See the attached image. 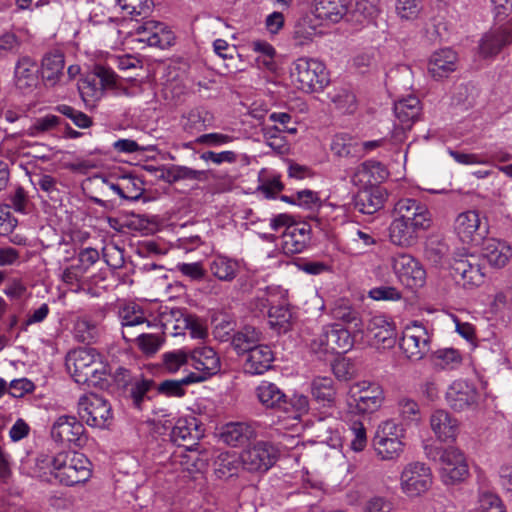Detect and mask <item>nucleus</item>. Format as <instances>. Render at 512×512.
Here are the masks:
<instances>
[{"label":"nucleus","mask_w":512,"mask_h":512,"mask_svg":"<svg viewBox=\"0 0 512 512\" xmlns=\"http://www.w3.org/2000/svg\"><path fill=\"white\" fill-rule=\"evenodd\" d=\"M431 225L432 215L425 203L415 198H400L392 211L390 241L400 247H411L417 243L420 233Z\"/></svg>","instance_id":"f257e3e1"},{"label":"nucleus","mask_w":512,"mask_h":512,"mask_svg":"<svg viewBox=\"0 0 512 512\" xmlns=\"http://www.w3.org/2000/svg\"><path fill=\"white\" fill-rule=\"evenodd\" d=\"M66 368L74 381L88 387H108L107 365L95 348H78L66 356Z\"/></svg>","instance_id":"f03ea898"},{"label":"nucleus","mask_w":512,"mask_h":512,"mask_svg":"<svg viewBox=\"0 0 512 512\" xmlns=\"http://www.w3.org/2000/svg\"><path fill=\"white\" fill-rule=\"evenodd\" d=\"M405 429L394 420L379 424L372 438V447L376 456L382 461H394L404 452L403 438Z\"/></svg>","instance_id":"7ed1b4c3"},{"label":"nucleus","mask_w":512,"mask_h":512,"mask_svg":"<svg viewBox=\"0 0 512 512\" xmlns=\"http://www.w3.org/2000/svg\"><path fill=\"white\" fill-rule=\"evenodd\" d=\"M290 76L297 88L307 93L321 91L329 83L324 64L304 57L293 63Z\"/></svg>","instance_id":"20e7f679"},{"label":"nucleus","mask_w":512,"mask_h":512,"mask_svg":"<svg viewBox=\"0 0 512 512\" xmlns=\"http://www.w3.org/2000/svg\"><path fill=\"white\" fill-rule=\"evenodd\" d=\"M355 336L340 324L326 325L311 340L310 348L314 353L344 354L352 349Z\"/></svg>","instance_id":"39448f33"},{"label":"nucleus","mask_w":512,"mask_h":512,"mask_svg":"<svg viewBox=\"0 0 512 512\" xmlns=\"http://www.w3.org/2000/svg\"><path fill=\"white\" fill-rule=\"evenodd\" d=\"M56 462L55 480L66 486L86 482L91 477V463L81 453L60 452Z\"/></svg>","instance_id":"423d86ee"},{"label":"nucleus","mask_w":512,"mask_h":512,"mask_svg":"<svg viewBox=\"0 0 512 512\" xmlns=\"http://www.w3.org/2000/svg\"><path fill=\"white\" fill-rule=\"evenodd\" d=\"M78 415L87 425L97 428L109 427L113 419L111 405L96 394L80 397Z\"/></svg>","instance_id":"0eeeda50"},{"label":"nucleus","mask_w":512,"mask_h":512,"mask_svg":"<svg viewBox=\"0 0 512 512\" xmlns=\"http://www.w3.org/2000/svg\"><path fill=\"white\" fill-rule=\"evenodd\" d=\"M353 403H349L357 414H372L378 411L385 399L383 388L368 381L357 382L350 390Z\"/></svg>","instance_id":"6e6552de"},{"label":"nucleus","mask_w":512,"mask_h":512,"mask_svg":"<svg viewBox=\"0 0 512 512\" xmlns=\"http://www.w3.org/2000/svg\"><path fill=\"white\" fill-rule=\"evenodd\" d=\"M432 479L430 467L422 462H411L401 472L400 487L408 497H417L430 489Z\"/></svg>","instance_id":"1a4fd4ad"},{"label":"nucleus","mask_w":512,"mask_h":512,"mask_svg":"<svg viewBox=\"0 0 512 512\" xmlns=\"http://www.w3.org/2000/svg\"><path fill=\"white\" fill-rule=\"evenodd\" d=\"M278 450L269 442L260 441L240 454L243 468L249 472H265L276 462Z\"/></svg>","instance_id":"9d476101"},{"label":"nucleus","mask_w":512,"mask_h":512,"mask_svg":"<svg viewBox=\"0 0 512 512\" xmlns=\"http://www.w3.org/2000/svg\"><path fill=\"white\" fill-rule=\"evenodd\" d=\"M392 268L399 281L408 288L422 287L426 271L412 255L398 253L392 257Z\"/></svg>","instance_id":"9b49d317"},{"label":"nucleus","mask_w":512,"mask_h":512,"mask_svg":"<svg viewBox=\"0 0 512 512\" xmlns=\"http://www.w3.org/2000/svg\"><path fill=\"white\" fill-rule=\"evenodd\" d=\"M54 441L82 446L86 442L85 428L75 416L62 415L53 423L50 431Z\"/></svg>","instance_id":"f8f14e48"},{"label":"nucleus","mask_w":512,"mask_h":512,"mask_svg":"<svg viewBox=\"0 0 512 512\" xmlns=\"http://www.w3.org/2000/svg\"><path fill=\"white\" fill-rule=\"evenodd\" d=\"M454 229L463 243L474 245H479L487 233L486 225H481L479 214L474 210L460 213L455 219Z\"/></svg>","instance_id":"ddd939ff"},{"label":"nucleus","mask_w":512,"mask_h":512,"mask_svg":"<svg viewBox=\"0 0 512 512\" xmlns=\"http://www.w3.org/2000/svg\"><path fill=\"white\" fill-rule=\"evenodd\" d=\"M452 275L456 283L465 289L479 287L484 283L485 278L478 259L473 255L456 259L452 265Z\"/></svg>","instance_id":"4468645a"},{"label":"nucleus","mask_w":512,"mask_h":512,"mask_svg":"<svg viewBox=\"0 0 512 512\" xmlns=\"http://www.w3.org/2000/svg\"><path fill=\"white\" fill-rule=\"evenodd\" d=\"M399 346L407 359L419 361L429 352L430 339L423 326L414 325L404 331Z\"/></svg>","instance_id":"2eb2a0df"},{"label":"nucleus","mask_w":512,"mask_h":512,"mask_svg":"<svg viewBox=\"0 0 512 512\" xmlns=\"http://www.w3.org/2000/svg\"><path fill=\"white\" fill-rule=\"evenodd\" d=\"M367 333L370 345L376 349H391L396 344V329L392 322L385 316L377 315L372 317L367 325Z\"/></svg>","instance_id":"dca6fc26"},{"label":"nucleus","mask_w":512,"mask_h":512,"mask_svg":"<svg viewBox=\"0 0 512 512\" xmlns=\"http://www.w3.org/2000/svg\"><path fill=\"white\" fill-rule=\"evenodd\" d=\"M191 366L196 372H190L191 376L201 377L197 383L207 380L220 371V358L211 347H200L190 352Z\"/></svg>","instance_id":"f3484780"},{"label":"nucleus","mask_w":512,"mask_h":512,"mask_svg":"<svg viewBox=\"0 0 512 512\" xmlns=\"http://www.w3.org/2000/svg\"><path fill=\"white\" fill-rule=\"evenodd\" d=\"M201 437L202 430L199 428L196 418L179 419L170 433L171 441L175 445L184 447L191 452L197 450Z\"/></svg>","instance_id":"a211bd4d"},{"label":"nucleus","mask_w":512,"mask_h":512,"mask_svg":"<svg viewBox=\"0 0 512 512\" xmlns=\"http://www.w3.org/2000/svg\"><path fill=\"white\" fill-rule=\"evenodd\" d=\"M311 241V225L307 222H297L287 227L282 234V249L287 255L303 252Z\"/></svg>","instance_id":"6ab92c4d"},{"label":"nucleus","mask_w":512,"mask_h":512,"mask_svg":"<svg viewBox=\"0 0 512 512\" xmlns=\"http://www.w3.org/2000/svg\"><path fill=\"white\" fill-rule=\"evenodd\" d=\"M386 190L377 185H370L357 192L353 199L354 208L363 214H374L386 201Z\"/></svg>","instance_id":"aec40b11"},{"label":"nucleus","mask_w":512,"mask_h":512,"mask_svg":"<svg viewBox=\"0 0 512 512\" xmlns=\"http://www.w3.org/2000/svg\"><path fill=\"white\" fill-rule=\"evenodd\" d=\"M477 397L476 388L465 380L454 381L446 392L449 406L457 411H462L476 403Z\"/></svg>","instance_id":"412c9836"},{"label":"nucleus","mask_w":512,"mask_h":512,"mask_svg":"<svg viewBox=\"0 0 512 512\" xmlns=\"http://www.w3.org/2000/svg\"><path fill=\"white\" fill-rule=\"evenodd\" d=\"M457 54L450 48L441 49L432 54L428 63V72L435 80L448 77L457 67Z\"/></svg>","instance_id":"4be33fe9"},{"label":"nucleus","mask_w":512,"mask_h":512,"mask_svg":"<svg viewBox=\"0 0 512 512\" xmlns=\"http://www.w3.org/2000/svg\"><path fill=\"white\" fill-rule=\"evenodd\" d=\"M38 72V66L32 58H19L14 71L16 87L23 92L32 91L38 84Z\"/></svg>","instance_id":"5701e85b"},{"label":"nucleus","mask_w":512,"mask_h":512,"mask_svg":"<svg viewBox=\"0 0 512 512\" xmlns=\"http://www.w3.org/2000/svg\"><path fill=\"white\" fill-rule=\"evenodd\" d=\"M138 32L143 34L142 41L161 49L170 47L175 39L172 31L160 22L148 21L138 28Z\"/></svg>","instance_id":"b1692460"},{"label":"nucleus","mask_w":512,"mask_h":512,"mask_svg":"<svg viewBox=\"0 0 512 512\" xmlns=\"http://www.w3.org/2000/svg\"><path fill=\"white\" fill-rule=\"evenodd\" d=\"M430 426L442 442H453L458 433L457 420L445 410H436L430 417Z\"/></svg>","instance_id":"393cba45"},{"label":"nucleus","mask_w":512,"mask_h":512,"mask_svg":"<svg viewBox=\"0 0 512 512\" xmlns=\"http://www.w3.org/2000/svg\"><path fill=\"white\" fill-rule=\"evenodd\" d=\"M119 318L122 325V338L128 343L134 341L136 333L130 330L148 323L143 310L134 303L124 305L119 309Z\"/></svg>","instance_id":"a878e982"},{"label":"nucleus","mask_w":512,"mask_h":512,"mask_svg":"<svg viewBox=\"0 0 512 512\" xmlns=\"http://www.w3.org/2000/svg\"><path fill=\"white\" fill-rule=\"evenodd\" d=\"M350 0H315L314 15L329 23H338L348 12Z\"/></svg>","instance_id":"bb28decb"},{"label":"nucleus","mask_w":512,"mask_h":512,"mask_svg":"<svg viewBox=\"0 0 512 512\" xmlns=\"http://www.w3.org/2000/svg\"><path fill=\"white\" fill-rule=\"evenodd\" d=\"M244 363L245 372L256 375L263 374L271 368L274 354L267 345H258L247 353Z\"/></svg>","instance_id":"cd10ccee"},{"label":"nucleus","mask_w":512,"mask_h":512,"mask_svg":"<svg viewBox=\"0 0 512 512\" xmlns=\"http://www.w3.org/2000/svg\"><path fill=\"white\" fill-rule=\"evenodd\" d=\"M511 247L497 239H484L482 257L494 268L504 267L511 257Z\"/></svg>","instance_id":"c85d7f7f"},{"label":"nucleus","mask_w":512,"mask_h":512,"mask_svg":"<svg viewBox=\"0 0 512 512\" xmlns=\"http://www.w3.org/2000/svg\"><path fill=\"white\" fill-rule=\"evenodd\" d=\"M512 43V29L509 27H499L486 33L480 44L481 53L485 56H492Z\"/></svg>","instance_id":"c756f323"},{"label":"nucleus","mask_w":512,"mask_h":512,"mask_svg":"<svg viewBox=\"0 0 512 512\" xmlns=\"http://www.w3.org/2000/svg\"><path fill=\"white\" fill-rule=\"evenodd\" d=\"M394 112L401 123L402 129H410L413 123L418 120L420 116V101L416 96L409 95L395 103Z\"/></svg>","instance_id":"7c9ffc66"},{"label":"nucleus","mask_w":512,"mask_h":512,"mask_svg":"<svg viewBox=\"0 0 512 512\" xmlns=\"http://www.w3.org/2000/svg\"><path fill=\"white\" fill-rule=\"evenodd\" d=\"M255 431L250 424L244 422H231L223 427L222 440L233 447L244 445L254 436Z\"/></svg>","instance_id":"2f4dec72"},{"label":"nucleus","mask_w":512,"mask_h":512,"mask_svg":"<svg viewBox=\"0 0 512 512\" xmlns=\"http://www.w3.org/2000/svg\"><path fill=\"white\" fill-rule=\"evenodd\" d=\"M311 394L324 407L334 406L337 395L334 380L330 377H315L311 382Z\"/></svg>","instance_id":"473e14b6"},{"label":"nucleus","mask_w":512,"mask_h":512,"mask_svg":"<svg viewBox=\"0 0 512 512\" xmlns=\"http://www.w3.org/2000/svg\"><path fill=\"white\" fill-rule=\"evenodd\" d=\"M256 396L263 406L277 411H282L286 399V394L276 384L267 381L256 388Z\"/></svg>","instance_id":"72a5a7b5"},{"label":"nucleus","mask_w":512,"mask_h":512,"mask_svg":"<svg viewBox=\"0 0 512 512\" xmlns=\"http://www.w3.org/2000/svg\"><path fill=\"white\" fill-rule=\"evenodd\" d=\"M64 65V55L61 52L47 53L41 63L42 78L47 84L54 86L63 76Z\"/></svg>","instance_id":"f704fd0d"},{"label":"nucleus","mask_w":512,"mask_h":512,"mask_svg":"<svg viewBox=\"0 0 512 512\" xmlns=\"http://www.w3.org/2000/svg\"><path fill=\"white\" fill-rule=\"evenodd\" d=\"M331 151L340 158L358 159L362 156L360 143L348 134H337L331 143Z\"/></svg>","instance_id":"c9c22d12"},{"label":"nucleus","mask_w":512,"mask_h":512,"mask_svg":"<svg viewBox=\"0 0 512 512\" xmlns=\"http://www.w3.org/2000/svg\"><path fill=\"white\" fill-rule=\"evenodd\" d=\"M209 270L218 280L231 282L239 272V263L226 256H215L209 263Z\"/></svg>","instance_id":"e433bc0d"},{"label":"nucleus","mask_w":512,"mask_h":512,"mask_svg":"<svg viewBox=\"0 0 512 512\" xmlns=\"http://www.w3.org/2000/svg\"><path fill=\"white\" fill-rule=\"evenodd\" d=\"M261 331L257 328L246 325L240 331L234 334L232 345L238 354L248 353L258 346L261 340Z\"/></svg>","instance_id":"4c0bfd02"},{"label":"nucleus","mask_w":512,"mask_h":512,"mask_svg":"<svg viewBox=\"0 0 512 512\" xmlns=\"http://www.w3.org/2000/svg\"><path fill=\"white\" fill-rule=\"evenodd\" d=\"M154 385V381L145 378H134L129 382L128 386L124 388L125 396L132 401V404L137 409H142V404L146 399H149L147 393Z\"/></svg>","instance_id":"58836bf2"},{"label":"nucleus","mask_w":512,"mask_h":512,"mask_svg":"<svg viewBox=\"0 0 512 512\" xmlns=\"http://www.w3.org/2000/svg\"><path fill=\"white\" fill-rule=\"evenodd\" d=\"M269 325L277 333L290 331L293 327V314L287 306H271L268 310Z\"/></svg>","instance_id":"ea45409f"},{"label":"nucleus","mask_w":512,"mask_h":512,"mask_svg":"<svg viewBox=\"0 0 512 512\" xmlns=\"http://www.w3.org/2000/svg\"><path fill=\"white\" fill-rule=\"evenodd\" d=\"M361 176L360 181H365L370 185L381 183L388 176V172L383 164L377 161H366L356 170L354 177Z\"/></svg>","instance_id":"a19ab883"},{"label":"nucleus","mask_w":512,"mask_h":512,"mask_svg":"<svg viewBox=\"0 0 512 512\" xmlns=\"http://www.w3.org/2000/svg\"><path fill=\"white\" fill-rule=\"evenodd\" d=\"M58 460V454L51 456L48 454H40L34 460V466L32 467V473L35 477L51 482L52 478L55 479Z\"/></svg>","instance_id":"79ce46f5"},{"label":"nucleus","mask_w":512,"mask_h":512,"mask_svg":"<svg viewBox=\"0 0 512 512\" xmlns=\"http://www.w3.org/2000/svg\"><path fill=\"white\" fill-rule=\"evenodd\" d=\"M197 379H201V377H194L189 373L187 376L180 380H164L158 385L157 391L167 397H182L186 393L184 387L193 383H197Z\"/></svg>","instance_id":"37998d69"},{"label":"nucleus","mask_w":512,"mask_h":512,"mask_svg":"<svg viewBox=\"0 0 512 512\" xmlns=\"http://www.w3.org/2000/svg\"><path fill=\"white\" fill-rule=\"evenodd\" d=\"M328 96L335 108L344 114H352L357 109L355 95L345 88L335 89Z\"/></svg>","instance_id":"c03bdc74"},{"label":"nucleus","mask_w":512,"mask_h":512,"mask_svg":"<svg viewBox=\"0 0 512 512\" xmlns=\"http://www.w3.org/2000/svg\"><path fill=\"white\" fill-rule=\"evenodd\" d=\"M121 11L131 18L146 17L152 11V0H116Z\"/></svg>","instance_id":"a18cd8bd"},{"label":"nucleus","mask_w":512,"mask_h":512,"mask_svg":"<svg viewBox=\"0 0 512 512\" xmlns=\"http://www.w3.org/2000/svg\"><path fill=\"white\" fill-rule=\"evenodd\" d=\"M82 99L87 102L89 100L100 99L104 94V87L99 78L92 72L88 74L78 86Z\"/></svg>","instance_id":"49530a36"},{"label":"nucleus","mask_w":512,"mask_h":512,"mask_svg":"<svg viewBox=\"0 0 512 512\" xmlns=\"http://www.w3.org/2000/svg\"><path fill=\"white\" fill-rule=\"evenodd\" d=\"M75 338L82 343L95 342L99 335L97 324L86 317L78 318L74 325Z\"/></svg>","instance_id":"de8ad7c7"},{"label":"nucleus","mask_w":512,"mask_h":512,"mask_svg":"<svg viewBox=\"0 0 512 512\" xmlns=\"http://www.w3.org/2000/svg\"><path fill=\"white\" fill-rule=\"evenodd\" d=\"M240 456L222 453L215 462V473L219 478L228 479L237 474Z\"/></svg>","instance_id":"09e8293b"},{"label":"nucleus","mask_w":512,"mask_h":512,"mask_svg":"<svg viewBox=\"0 0 512 512\" xmlns=\"http://www.w3.org/2000/svg\"><path fill=\"white\" fill-rule=\"evenodd\" d=\"M448 252V245L437 237H432L426 242L425 257L435 266L442 264Z\"/></svg>","instance_id":"8fccbe9b"},{"label":"nucleus","mask_w":512,"mask_h":512,"mask_svg":"<svg viewBox=\"0 0 512 512\" xmlns=\"http://www.w3.org/2000/svg\"><path fill=\"white\" fill-rule=\"evenodd\" d=\"M317 34V28L312 23V19L309 17L300 18L293 30V39L297 45H305L312 41L314 36Z\"/></svg>","instance_id":"3c124183"},{"label":"nucleus","mask_w":512,"mask_h":512,"mask_svg":"<svg viewBox=\"0 0 512 512\" xmlns=\"http://www.w3.org/2000/svg\"><path fill=\"white\" fill-rule=\"evenodd\" d=\"M332 316L334 319L342 321L343 323L354 324V327L361 325L360 313L344 301L335 303L332 308Z\"/></svg>","instance_id":"603ef678"},{"label":"nucleus","mask_w":512,"mask_h":512,"mask_svg":"<svg viewBox=\"0 0 512 512\" xmlns=\"http://www.w3.org/2000/svg\"><path fill=\"white\" fill-rule=\"evenodd\" d=\"M309 411V399L303 394H294L291 398L286 396L282 411L286 414L292 413L294 419L300 418Z\"/></svg>","instance_id":"864d4df0"},{"label":"nucleus","mask_w":512,"mask_h":512,"mask_svg":"<svg viewBox=\"0 0 512 512\" xmlns=\"http://www.w3.org/2000/svg\"><path fill=\"white\" fill-rule=\"evenodd\" d=\"M207 112L198 108L191 109L182 117V126L186 132L195 133L206 129Z\"/></svg>","instance_id":"5fc2aeb1"},{"label":"nucleus","mask_w":512,"mask_h":512,"mask_svg":"<svg viewBox=\"0 0 512 512\" xmlns=\"http://www.w3.org/2000/svg\"><path fill=\"white\" fill-rule=\"evenodd\" d=\"M457 465L440 468V477L444 484L454 485L463 481L468 476V465L465 462L456 461Z\"/></svg>","instance_id":"6e6d98bb"},{"label":"nucleus","mask_w":512,"mask_h":512,"mask_svg":"<svg viewBox=\"0 0 512 512\" xmlns=\"http://www.w3.org/2000/svg\"><path fill=\"white\" fill-rule=\"evenodd\" d=\"M162 361L164 368L169 373H176L182 366L191 364L190 353L181 349L164 353Z\"/></svg>","instance_id":"4d7b16f0"},{"label":"nucleus","mask_w":512,"mask_h":512,"mask_svg":"<svg viewBox=\"0 0 512 512\" xmlns=\"http://www.w3.org/2000/svg\"><path fill=\"white\" fill-rule=\"evenodd\" d=\"M60 114L69 118L74 125L81 129L89 128L93 125V119L82 111L76 110L74 107L61 104L55 107Z\"/></svg>","instance_id":"13d9d810"},{"label":"nucleus","mask_w":512,"mask_h":512,"mask_svg":"<svg viewBox=\"0 0 512 512\" xmlns=\"http://www.w3.org/2000/svg\"><path fill=\"white\" fill-rule=\"evenodd\" d=\"M123 190V199L128 201H137L145 191L143 188V182L132 175L123 176Z\"/></svg>","instance_id":"bf43d9fd"},{"label":"nucleus","mask_w":512,"mask_h":512,"mask_svg":"<svg viewBox=\"0 0 512 512\" xmlns=\"http://www.w3.org/2000/svg\"><path fill=\"white\" fill-rule=\"evenodd\" d=\"M61 119L52 114H48L44 117L37 118L34 123L29 127L27 134L35 137L41 133H45L53 130L60 125Z\"/></svg>","instance_id":"052dcab7"},{"label":"nucleus","mask_w":512,"mask_h":512,"mask_svg":"<svg viewBox=\"0 0 512 512\" xmlns=\"http://www.w3.org/2000/svg\"><path fill=\"white\" fill-rule=\"evenodd\" d=\"M6 203L3 205L7 210L13 209L16 212L26 213L29 205V199L26 191L22 187H17L15 191L6 197Z\"/></svg>","instance_id":"680f3d73"},{"label":"nucleus","mask_w":512,"mask_h":512,"mask_svg":"<svg viewBox=\"0 0 512 512\" xmlns=\"http://www.w3.org/2000/svg\"><path fill=\"white\" fill-rule=\"evenodd\" d=\"M134 340L138 342L139 349L147 355L156 353L164 342L163 338L157 334L148 333H136Z\"/></svg>","instance_id":"e2e57ef3"},{"label":"nucleus","mask_w":512,"mask_h":512,"mask_svg":"<svg viewBox=\"0 0 512 512\" xmlns=\"http://www.w3.org/2000/svg\"><path fill=\"white\" fill-rule=\"evenodd\" d=\"M399 414L406 424L420 420V409L416 401L409 398H402L398 402Z\"/></svg>","instance_id":"0e129e2a"},{"label":"nucleus","mask_w":512,"mask_h":512,"mask_svg":"<svg viewBox=\"0 0 512 512\" xmlns=\"http://www.w3.org/2000/svg\"><path fill=\"white\" fill-rule=\"evenodd\" d=\"M188 314L181 310H172L162 316L164 329L170 331L174 335L183 333L186 329L183 327V318Z\"/></svg>","instance_id":"69168bd1"},{"label":"nucleus","mask_w":512,"mask_h":512,"mask_svg":"<svg viewBox=\"0 0 512 512\" xmlns=\"http://www.w3.org/2000/svg\"><path fill=\"white\" fill-rule=\"evenodd\" d=\"M350 448L355 452H361L367 445L366 428L360 421H353L350 425Z\"/></svg>","instance_id":"338daca9"},{"label":"nucleus","mask_w":512,"mask_h":512,"mask_svg":"<svg viewBox=\"0 0 512 512\" xmlns=\"http://www.w3.org/2000/svg\"><path fill=\"white\" fill-rule=\"evenodd\" d=\"M175 182L180 180L204 181L207 174L203 170H195L187 166L173 165Z\"/></svg>","instance_id":"774afa93"}]
</instances>
